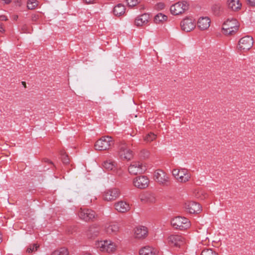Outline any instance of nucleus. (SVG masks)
Returning <instances> with one entry per match:
<instances>
[{
    "label": "nucleus",
    "mask_w": 255,
    "mask_h": 255,
    "mask_svg": "<svg viewBox=\"0 0 255 255\" xmlns=\"http://www.w3.org/2000/svg\"><path fill=\"white\" fill-rule=\"evenodd\" d=\"M239 27V24L236 19L229 18L223 24V33L226 35H233L237 31Z\"/></svg>",
    "instance_id": "nucleus-1"
},
{
    "label": "nucleus",
    "mask_w": 255,
    "mask_h": 255,
    "mask_svg": "<svg viewBox=\"0 0 255 255\" xmlns=\"http://www.w3.org/2000/svg\"><path fill=\"white\" fill-rule=\"evenodd\" d=\"M172 227L180 230H184L190 227L191 224L189 220L180 216L176 217L171 221Z\"/></svg>",
    "instance_id": "nucleus-2"
},
{
    "label": "nucleus",
    "mask_w": 255,
    "mask_h": 255,
    "mask_svg": "<svg viewBox=\"0 0 255 255\" xmlns=\"http://www.w3.org/2000/svg\"><path fill=\"white\" fill-rule=\"evenodd\" d=\"M188 8V2L186 0H181L172 4L170 10L172 14L177 15L184 13Z\"/></svg>",
    "instance_id": "nucleus-3"
},
{
    "label": "nucleus",
    "mask_w": 255,
    "mask_h": 255,
    "mask_svg": "<svg viewBox=\"0 0 255 255\" xmlns=\"http://www.w3.org/2000/svg\"><path fill=\"white\" fill-rule=\"evenodd\" d=\"M254 44L253 38L251 36H245L241 38L237 46L238 49L242 52H245L252 48Z\"/></svg>",
    "instance_id": "nucleus-4"
},
{
    "label": "nucleus",
    "mask_w": 255,
    "mask_h": 255,
    "mask_svg": "<svg viewBox=\"0 0 255 255\" xmlns=\"http://www.w3.org/2000/svg\"><path fill=\"white\" fill-rule=\"evenodd\" d=\"M95 246L102 252H113L116 250V245L110 240L98 241Z\"/></svg>",
    "instance_id": "nucleus-5"
},
{
    "label": "nucleus",
    "mask_w": 255,
    "mask_h": 255,
    "mask_svg": "<svg viewBox=\"0 0 255 255\" xmlns=\"http://www.w3.org/2000/svg\"><path fill=\"white\" fill-rule=\"evenodd\" d=\"M114 144L112 137L105 136L101 137L97 141L95 144V149L99 150H105L108 149Z\"/></svg>",
    "instance_id": "nucleus-6"
},
{
    "label": "nucleus",
    "mask_w": 255,
    "mask_h": 255,
    "mask_svg": "<svg viewBox=\"0 0 255 255\" xmlns=\"http://www.w3.org/2000/svg\"><path fill=\"white\" fill-rule=\"evenodd\" d=\"M181 28L185 32H190L196 27V23L194 18L187 16L182 20L180 22Z\"/></svg>",
    "instance_id": "nucleus-7"
},
{
    "label": "nucleus",
    "mask_w": 255,
    "mask_h": 255,
    "mask_svg": "<svg viewBox=\"0 0 255 255\" xmlns=\"http://www.w3.org/2000/svg\"><path fill=\"white\" fill-rule=\"evenodd\" d=\"M154 179L159 184L167 186L169 182L167 175L162 170L158 169L154 173Z\"/></svg>",
    "instance_id": "nucleus-8"
},
{
    "label": "nucleus",
    "mask_w": 255,
    "mask_h": 255,
    "mask_svg": "<svg viewBox=\"0 0 255 255\" xmlns=\"http://www.w3.org/2000/svg\"><path fill=\"white\" fill-rule=\"evenodd\" d=\"M119 154L122 159L130 160L133 157L132 151L126 143H122L120 146Z\"/></svg>",
    "instance_id": "nucleus-9"
},
{
    "label": "nucleus",
    "mask_w": 255,
    "mask_h": 255,
    "mask_svg": "<svg viewBox=\"0 0 255 255\" xmlns=\"http://www.w3.org/2000/svg\"><path fill=\"white\" fill-rule=\"evenodd\" d=\"M78 215L80 219L86 222L92 221L96 217V213L89 209H81Z\"/></svg>",
    "instance_id": "nucleus-10"
},
{
    "label": "nucleus",
    "mask_w": 255,
    "mask_h": 255,
    "mask_svg": "<svg viewBox=\"0 0 255 255\" xmlns=\"http://www.w3.org/2000/svg\"><path fill=\"white\" fill-rule=\"evenodd\" d=\"M120 195V190L117 188H112L105 191L103 193V199L107 201H112L118 198Z\"/></svg>",
    "instance_id": "nucleus-11"
},
{
    "label": "nucleus",
    "mask_w": 255,
    "mask_h": 255,
    "mask_svg": "<svg viewBox=\"0 0 255 255\" xmlns=\"http://www.w3.org/2000/svg\"><path fill=\"white\" fill-rule=\"evenodd\" d=\"M145 170V166L140 162H132L128 167L129 172L134 175L141 174Z\"/></svg>",
    "instance_id": "nucleus-12"
},
{
    "label": "nucleus",
    "mask_w": 255,
    "mask_h": 255,
    "mask_svg": "<svg viewBox=\"0 0 255 255\" xmlns=\"http://www.w3.org/2000/svg\"><path fill=\"white\" fill-rule=\"evenodd\" d=\"M168 242L176 247H181L186 243L185 239L179 235H173L168 237Z\"/></svg>",
    "instance_id": "nucleus-13"
},
{
    "label": "nucleus",
    "mask_w": 255,
    "mask_h": 255,
    "mask_svg": "<svg viewBox=\"0 0 255 255\" xmlns=\"http://www.w3.org/2000/svg\"><path fill=\"white\" fill-rule=\"evenodd\" d=\"M185 208L190 214H197L201 210L200 205L195 202L189 201L185 203Z\"/></svg>",
    "instance_id": "nucleus-14"
},
{
    "label": "nucleus",
    "mask_w": 255,
    "mask_h": 255,
    "mask_svg": "<svg viewBox=\"0 0 255 255\" xmlns=\"http://www.w3.org/2000/svg\"><path fill=\"white\" fill-rule=\"evenodd\" d=\"M149 179L145 176L137 177L133 181L134 185L139 189L146 188L149 184Z\"/></svg>",
    "instance_id": "nucleus-15"
},
{
    "label": "nucleus",
    "mask_w": 255,
    "mask_h": 255,
    "mask_svg": "<svg viewBox=\"0 0 255 255\" xmlns=\"http://www.w3.org/2000/svg\"><path fill=\"white\" fill-rule=\"evenodd\" d=\"M210 23L211 20L208 17H201L198 20L197 26L200 30H205L209 27Z\"/></svg>",
    "instance_id": "nucleus-16"
},
{
    "label": "nucleus",
    "mask_w": 255,
    "mask_h": 255,
    "mask_svg": "<svg viewBox=\"0 0 255 255\" xmlns=\"http://www.w3.org/2000/svg\"><path fill=\"white\" fill-rule=\"evenodd\" d=\"M115 209L120 213H126L130 210L128 203L123 201H119L115 204Z\"/></svg>",
    "instance_id": "nucleus-17"
},
{
    "label": "nucleus",
    "mask_w": 255,
    "mask_h": 255,
    "mask_svg": "<svg viewBox=\"0 0 255 255\" xmlns=\"http://www.w3.org/2000/svg\"><path fill=\"white\" fill-rule=\"evenodd\" d=\"M100 231L99 227L94 225L90 226L85 233L88 238L91 239L97 237L99 235Z\"/></svg>",
    "instance_id": "nucleus-18"
},
{
    "label": "nucleus",
    "mask_w": 255,
    "mask_h": 255,
    "mask_svg": "<svg viewBox=\"0 0 255 255\" xmlns=\"http://www.w3.org/2000/svg\"><path fill=\"white\" fill-rule=\"evenodd\" d=\"M191 174L185 168L180 169L179 176L176 177V180L179 182H186L190 180Z\"/></svg>",
    "instance_id": "nucleus-19"
},
{
    "label": "nucleus",
    "mask_w": 255,
    "mask_h": 255,
    "mask_svg": "<svg viewBox=\"0 0 255 255\" xmlns=\"http://www.w3.org/2000/svg\"><path fill=\"white\" fill-rule=\"evenodd\" d=\"M227 4L228 8L234 11H238L242 7L240 0H227Z\"/></svg>",
    "instance_id": "nucleus-20"
},
{
    "label": "nucleus",
    "mask_w": 255,
    "mask_h": 255,
    "mask_svg": "<svg viewBox=\"0 0 255 255\" xmlns=\"http://www.w3.org/2000/svg\"><path fill=\"white\" fill-rule=\"evenodd\" d=\"M149 19V15L147 13H144L137 16L135 19V24L137 26H142L146 24Z\"/></svg>",
    "instance_id": "nucleus-21"
},
{
    "label": "nucleus",
    "mask_w": 255,
    "mask_h": 255,
    "mask_svg": "<svg viewBox=\"0 0 255 255\" xmlns=\"http://www.w3.org/2000/svg\"><path fill=\"white\" fill-rule=\"evenodd\" d=\"M147 235V230L145 227L139 226L137 227L134 231V236L136 239H143Z\"/></svg>",
    "instance_id": "nucleus-22"
},
{
    "label": "nucleus",
    "mask_w": 255,
    "mask_h": 255,
    "mask_svg": "<svg viewBox=\"0 0 255 255\" xmlns=\"http://www.w3.org/2000/svg\"><path fill=\"white\" fill-rule=\"evenodd\" d=\"M119 231V226L117 223H112L105 227V231L108 234L115 235Z\"/></svg>",
    "instance_id": "nucleus-23"
},
{
    "label": "nucleus",
    "mask_w": 255,
    "mask_h": 255,
    "mask_svg": "<svg viewBox=\"0 0 255 255\" xmlns=\"http://www.w3.org/2000/svg\"><path fill=\"white\" fill-rule=\"evenodd\" d=\"M140 255H157V250L150 246H145L142 248L139 252Z\"/></svg>",
    "instance_id": "nucleus-24"
},
{
    "label": "nucleus",
    "mask_w": 255,
    "mask_h": 255,
    "mask_svg": "<svg viewBox=\"0 0 255 255\" xmlns=\"http://www.w3.org/2000/svg\"><path fill=\"white\" fill-rule=\"evenodd\" d=\"M116 166V162L111 160H106L103 163V167L108 170H114Z\"/></svg>",
    "instance_id": "nucleus-25"
},
{
    "label": "nucleus",
    "mask_w": 255,
    "mask_h": 255,
    "mask_svg": "<svg viewBox=\"0 0 255 255\" xmlns=\"http://www.w3.org/2000/svg\"><path fill=\"white\" fill-rule=\"evenodd\" d=\"M113 12L116 16H121L125 13V6L122 4H118L115 6Z\"/></svg>",
    "instance_id": "nucleus-26"
},
{
    "label": "nucleus",
    "mask_w": 255,
    "mask_h": 255,
    "mask_svg": "<svg viewBox=\"0 0 255 255\" xmlns=\"http://www.w3.org/2000/svg\"><path fill=\"white\" fill-rule=\"evenodd\" d=\"M140 200L142 202H150L153 203L155 201V198L152 194H146L144 195L141 196Z\"/></svg>",
    "instance_id": "nucleus-27"
},
{
    "label": "nucleus",
    "mask_w": 255,
    "mask_h": 255,
    "mask_svg": "<svg viewBox=\"0 0 255 255\" xmlns=\"http://www.w3.org/2000/svg\"><path fill=\"white\" fill-rule=\"evenodd\" d=\"M39 246L37 244L33 243L30 244L27 247L26 252L28 254H32L35 253L39 248Z\"/></svg>",
    "instance_id": "nucleus-28"
},
{
    "label": "nucleus",
    "mask_w": 255,
    "mask_h": 255,
    "mask_svg": "<svg viewBox=\"0 0 255 255\" xmlns=\"http://www.w3.org/2000/svg\"><path fill=\"white\" fill-rule=\"evenodd\" d=\"M68 250L65 248H62L53 252L51 255H68Z\"/></svg>",
    "instance_id": "nucleus-29"
},
{
    "label": "nucleus",
    "mask_w": 255,
    "mask_h": 255,
    "mask_svg": "<svg viewBox=\"0 0 255 255\" xmlns=\"http://www.w3.org/2000/svg\"><path fill=\"white\" fill-rule=\"evenodd\" d=\"M167 18V16L161 13H159L156 14L154 17V21L156 23H158L160 22L165 21Z\"/></svg>",
    "instance_id": "nucleus-30"
},
{
    "label": "nucleus",
    "mask_w": 255,
    "mask_h": 255,
    "mask_svg": "<svg viewBox=\"0 0 255 255\" xmlns=\"http://www.w3.org/2000/svg\"><path fill=\"white\" fill-rule=\"evenodd\" d=\"M222 9V5L219 3L214 4L212 6V11H213L214 14L216 15H218L220 14Z\"/></svg>",
    "instance_id": "nucleus-31"
},
{
    "label": "nucleus",
    "mask_w": 255,
    "mask_h": 255,
    "mask_svg": "<svg viewBox=\"0 0 255 255\" xmlns=\"http://www.w3.org/2000/svg\"><path fill=\"white\" fill-rule=\"evenodd\" d=\"M37 5V1L35 0H29L27 2V7L29 9H34Z\"/></svg>",
    "instance_id": "nucleus-32"
},
{
    "label": "nucleus",
    "mask_w": 255,
    "mask_h": 255,
    "mask_svg": "<svg viewBox=\"0 0 255 255\" xmlns=\"http://www.w3.org/2000/svg\"><path fill=\"white\" fill-rule=\"evenodd\" d=\"M201 255H218V254L211 249H205L202 251Z\"/></svg>",
    "instance_id": "nucleus-33"
},
{
    "label": "nucleus",
    "mask_w": 255,
    "mask_h": 255,
    "mask_svg": "<svg viewBox=\"0 0 255 255\" xmlns=\"http://www.w3.org/2000/svg\"><path fill=\"white\" fill-rule=\"evenodd\" d=\"M156 137V135L153 133L150 132L146 134L144 138V140L146 142H151L154 140Z\"/></svg>",
    "instance_id": "nucleus-34"
},
{
    "label": "nucleus",
    "mask_w": 255,
    "mask_h": 255,
    "mask_svg": "<svg viewBox=\"0 0 255 255\" xmlns=\"http://www.w3.org/2000/svg\"><path fill=\"white\" fill-rule=\"evenodd\" d=\"M60 154L61 155V158L63 163L65 164H68L69 163V159L68 158V155L63 150L61 151Z\"/></svg>",
    "instance_id": "nucleus-35"
},
{
    "label": "nucleus",
    "mask_w": 255,
    "mask_h": 255,
    "mask_svg": "<svg viewBox=\"0 0 255 255\" xmlns=\"http://www.w3.org/2000/svg\"><path fill=\"white\" fill-rule=\"evenodd\" d=\"M127 1L128 5L130 7L135 6L138 3V0H127Z\"/></svg>",
    "instance_id": "nucleus-36"
},
{
    "label": "nucleus",
    "mask_w": 255,
    "mask_h": 255,
    "mask_svg": "<svg viewBox=\"0 0 255 255\" xmlns=\"http://www.w3.org/2000/svg\"><path fill=\"white\" fill-rule=\"evenodd\" d=\"M180 172V169H174L172 171V174L176 179V177L179 176V174Z\"/></svg>",
    "instance_id": "nucleus-37"
},
{
    "label": "nucleus",
    "mask_w": 255,
    "mask_h": 255,
    "mask_svg": "<svg viewBox=\"0 0 255 255\" xmlns=\"http://www.w3.org/2000/svg\"><path fill=\"white\" fill-rule=\"evenodd\" d=\"M157 8L162 9L164 7V4L163 3H159L156 5Z\"/></svg>",
    "instance_id": "nucleus-38"
},
{
    "label": "nucleus",
    "mask_w": 255,
    "mask_h": 255,
    "mask_svg": "<svg viewBox=\"0 0 255 255\" xmlns=\"http://www.w3.org/2000/svg\"><path fill=\"white\" fill-rule=\"evenodd\" d=\"M5 32V29L3 27V25L2 23H0V32L3 33Z\"/></svg>",
    "instance_id": "nucleus-39"
},
{
    "label": "nucleus",
    "mask_w": 255,
    "mask_h": 255,
    "mask_svg": "<svg viewBox=\"0 0 255 255\" xmlns=\"http://www.w3.org/2000/svg\"><path fill=\"white\" fill-rule=\"evenodd\" d=\"M248 1L251 5H255V0H248Z\"/></svg>",
    "instance_id": "nucleus-40"
},
{
    "label": "nucleus",
    "mask_w": 255,
    "mask_h": 255,
    "mask_svg": "<svg viewBox=\"0 0 255 255\" xmlns=\"http://www.w3.org/2000/svg\"><path fill=\"white\" fill-rule=\"evenodd\" d=\"M7 18L5 15H0V20H7Z\"/></svg>",
    "instance_id": "nucleus-41"
},
{
    "label": "nucleus",
    "mask_w": 255,
    "mask_h": 255,
    "mask_svg": "<svg viewBox=\"0 0 255 255\" xmlns=\"http://www.w3.org/2000/svg\"><path fill=\"white\" fill-rule=\"evenodd\" d=\"M21 84L22 85H23V86L24 87V88H26V83L25 81H22L21 82Z\"/></svg>",
    "instance_id": "nucleus-42"
},
{
    "label": "nucleus",
    "mask_w": 255,
    "mask_h": 255,
    "mask_svg": "<svg viewBox=\"0 0 255 255\" xmlns=\"http://www.w3.org/2000/svg\"><path fill=\"white\" fill-rule=\"evenodd\" d=\"M149 155V152L148 151H145V155H144V157H147Z\"/></svg>",
    "instance_id": "nucleus-43"
}]
</instances>
